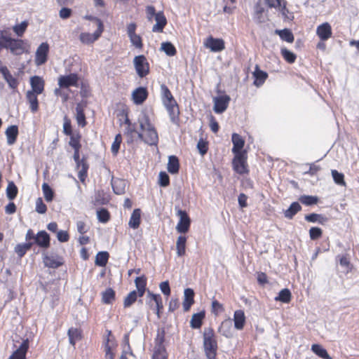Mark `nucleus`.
I'll list each match as a JSON object with an SVG mask.
<instances>
[{
  "label": "nucleus",
  "instance_id": "f257e3e1",
  "mask_svg": "<svg viewBox=\"0 0 359 359\" xmlns=\"http://www.w3.org/2000/svg\"><path fill=\"white\" fill-rule=\"evenodd\" d=\"M137 121L141 130V132L137 133L138 138L150 146L157 145L158 142V133L151 124L149 116L142 112Z\"/></svg>",
  "mask_w": 359,
  "mask_h": 359
},
{
  "label": "nucleus",
  "instance_id": "f03ea898",
  "mask_svg": "<svg viewBox=\"0 0 359 359\" xmlns=\"http://www.w3.org/2000/svg\"><path fill=\"white\" fill-rule=\"evenodd\" d=\"M161 90L163 103L170 115L171 121L175 123L179 115L178 105L171 92L165 85L162 84Z\"/></svg>",
  "mask_w": 359,
  "mask_h": 359
},
{
  "label": "nucleus",
  "instance_id": "7ed1b4c3",
  "mask_svg": "<svg viewBox=\"0 0 359 359\" xmlns=\"http://www.w3.org/2000/svg\"><path fill=\"white\" fill-rule=\"evenodd\" d=\"M203 345L207 358L208 359H215L217 344L212 329L205 330L203 333Z\"/></svg>",
  "mask_w": 359,
  "mask_h": 359
},
{
  "label": "nucleus",
  "instance_id": "20e7f679",
  "mask_svg": "<svg viewBox=\"0 0 359 359\" xmlns=\"http://www.w3.org/2000/svg\"><path fill=\"white\" fill-rule=\"evenodd\" d=\"M165 332L163 330H158L157 335L155 339V346L152 359H167L168 353L163 345Z\"/></svg>",
  "mask_w": 359,
  "mask_h": 359
},
{
  "label": "nucleus",
  "instance_id": "39448f33",
  "mask_svg": "<svg viewBox=\"0 0 359 359\" xmlns=\"http://www.w3.org/2000/svg\"><path fill=\"white\" fill-rule=\"evenodd\" d=\"M247 154L240 153L235 154L234 158L233 160V166L234 170L239 174H244L248 172L247 168Z\"/></svg>",
  "mask_w": 359,
  "mask_h": 359
},
{
  "label": "nucleus",
  "instance_id": "423d86ee",
  "mask_svg": "<svg viewBox=\"0 0 359 359\" xmlns=\"http://www.w3.org/2000/svg\"><path fill=\"white\" fill-rule=\"evenodd\" d=\"M133 63L137 72V74L140 77H144L149 73V64L147 62L146 57L141 55L135 56L133 60Z\"/></svg>",
  "mask_w": 359,
  "mask_h": 359
},
{
  "label": "nucleus",
  "instance_id": "0eeeda50",
  "mask_svg": "<svg viewBox=\"0 0 359 359\" xmlns=\"http://www.w3.org/2000/svg\"><path fill=\"white\" fill-rule=\"evenodd\" d=\"M74 159L76 163V168L79 170L78 177L79 180L83 182L87 177L88 165L84 163L83 160H80L79 149H74Z\"/></svg>",
  "mask_w": 359,
  "mask_h": 359
},
{
  "label": "nucleus",
  "instance_id": "6e6552de",
  "mask_svg": "<svg viewBox=\"0 0 359 359\" xmlns=\"http://www.w3.org/2000/svg\"><path fill=\"white\" fill-rule=\"evenodd\" d=\"M177 215L180 217V220L177 224L176 230L179 233H185L189 231L190 226V218L184 210H178Z\"/></svg>",
  "mask_w": 359,
  "mask_h": 359
},
{
  "label": "nucleus",
  "instance_id": "1a4fd4ad",
  "mask_svg": "<svg viewBox=\"0 0 359 359\" xmlns=\"http://www.w3.org/2000/svg\"><path fill=\"white\" fill-rule=\"evenodd\" d=\"M49 45L46 42L41 43L37 48L35 55V62L39 66L43 65L48 58Z\"/></svg>",
  "mask_w": 359,
  "mask_h": 359
},
{
  "label": "nucleus",
  "instance_id": "9d476101",
  "mask_svg": "<svg viewBox=\"0 0 359 359\" xmlns=\"http://www.w3.org/2000/svg\"><path fill=\"white\" fill-rule=\"evenodd\" d=\"M25 43L22 39L12 38L6 49L10 50L14 55H20L25 51Z\"/></svg>",
  "mask_w": 359,
  "mask_h": 359
},
{
  "label": "nucleus",
  "instance_id": "9b49d317",
  "mask_svg": "<svg viewBox=\"0 0 359 359\" xmlns=\"http://www.w3.org/2000/svg\"><path fill=\"white\" fill-rule=\"evenodd\" d=\"M213 101V109L215 112L217 114H222L228 107L229 103L230 102V97L229 95H222L215 97Z\"/></svg>",
  "mask_w": 359,
  "mask_h": 359
},
{
  "label": "nucleus",
  "instance_id": "f8f14e48",
  "mask_svg": "<svg viewBox=\"0 0 359 359\" xmlns=\"http://www.w3.org/2000/svg\"><path fill=\"white\" fill-rule=\"evenodd\" d=\"M204 46L206 48H210L212 52H219L225 48L224 40L221 39H215L212 36L207 39Z\"/></svg>",
  "mask_w": 359,
  "mask_h": 359
},
{
  "label": "nucleus",
  "instance_id": "ddd939ff",
  "mask_svg": "<svg viewBox=\"0 0 359 359\" xmlns=\"http://www.w3.org/2000/svg\"><path fill=\"white\" fill-rule=\"evenodd\" d=\"M77 82L78 76L76 74L60 76L58 79V85L62 88L76 86L77 85Z\"/></svg>",
  "mask_w": 359,
  "mask_h": 359
},
{
  "label": "nucleus",
  "instance_id": "4468645a",
  "mask_svg": "<svg viewBox=\"0 0 359 359\" xmlns=\"http://www.w3.org/2000/svg\"><path fill=\"white\" fill-rule=\"evenodd\" d=\"M111 184L114 192L117 195H122L126 193L127 182L120 178H111Z\"/></svg>",
  "mask_w": 359,
  "mask_h": 359
},
{
  "label": "nucleus",
  "instance_id": "2eb2a0df",
  "mask_svg": "<svg viewBox=\"0 0 359 359\" xmlns=\"http://www.w3.org/2000/svg\"><path fill=\"white\" fill-rule=\"evenodd\" d=\"M31 92L35 94H41L44 90V81L39 76H34L30 79Z\"/></svg>",
  "mask_w": 359,
  "mask_h": 359
},
{
  "label": "nucleus",
  "instance_id": "dca6fc26",
  "mask_svg": "<svg viewBox=\"0 0 359 359\" xmlns=\"http://www.w3.org/2000/svg\"><path fill=\"white\" fill-rule=\"evenodd\" d=\"M111 331H108V337L104 342L105 359H114V356L113 350L116 344L112 337H111Z\"/></svg>",
  "mask_w": 359,
  "mask_h": 359
},
{
  "label": "nucleus",
  "instance_id": "f3484780",
  "mask_svg": "<svg viewBox=\"0 0 359 359\" xmlns=\"http://www.w3.org/2000/svg\"><path fill=\"white\" fill-rule=\"evenodd\" d=\"M29 348L28 339L24 340L19 348L16 349L13 353L10 356L11 359H26V353Z\"/></svg>",
  "mask_w": 359,
  "mask_h": 359
},
{
  "label": "nucleus",
  "instance_id": "a211bd4d",
  "mask_svg": "<svg viewBox=\"0 0 359 359\" xmlns=\"http://www.w3.org/2000/svg\"><path fill=\"white\" fill-rule=\"evenodd\" d=\"M34 243L42 248H47L50 245V236L46 231H39L35 237Z\"/></svg>",
  "mask_w": 359,
  "mask_h": 359
},
{
  "label": "nucleus",
  "instance_id": "6ab92c4d",
  "mask_svg": "<svg viewBox=\"0 0 359 359\" xmlns=\"http://www.w3.org/2000/svg\"><path fill=\"white\" fill-rule=\"evenodd\" d=\"M316 34L321 40H327L332 35L330 25L328 22H325L319 25L317 27Z\"/></svg>",
  "mask_w": 359,
  "mask_h": 359
},
{
  "label": "nucleus",
  "instance_id": "aec40b11",
  "mask_svg": "<svg viewBox=\"0 0 359 359\" xmlns=\"http://www.w3.org/2000/svg\"><path fill=\"white\" fill-rule=\"evenodd\" d=\"M148 95L147 89L143 87L136 88L132 93V98L135 104H141Z\"/></svg>",
  "mask_w": 359,
  "mask_h": 359
},
{
  "label": "nucleus",
  "instance_id": "412c9836",
  "mask_svg": "<svg viewBox=\"0 0 359 359\" xmlns=\"http://www.w3.org/2000/svg\"><path fill=\"white\" fill-rule=\"evenodd\" d=\"M91 27H95V31L91 34V41L97 40L104 30L102 22L97 18L91 17Z\"/></svg>",
  "mask_w": 359,
  "mask_h": 359
},
{
  "label": "nucleus",
  "instance_id": "4be33fe9",
  "mask_svg": "<svg viewBox=\"0 0 359 359\" xmlns=\"http://www.w3.org/2000/svg\"><path fill=\"white\" fill-rule=\"evenodd\" d=\"M231 139H232V142L233 144L232 151L234 154H240V153H246L245 151H241V149H243V147L244 146L245 141L241 135H239L237 133H233L232 135Z\"/></svg>",
  "mask_w": 359,
  "mask_h": 359
},
{
  "label": "nucleus",
  "instance_id": "5701e85b",
  "mask_svg": "<svg viewBox=\"0 0 359 359\" xmlns=\"http://www.w3.org/2000/svg\"><path fill=\"white\" fill-rule=\"evenodd\" d=\"M156 24L152 27L154 32H162L166 25L167 20L163 12H158L156 15Z\"/></svg>",
  "mask_w": 359,
  "mask_h": 359
},
{
  "label": "nucleus",
  "instance_id": "b1692460",
  "mask_svg": "<svg viewBox=\"0 0 359 359\" xmlns=\"http://www.w3.org/2000/svg\"><path fill=\"white\" fill-rule=\"evenodd\" d=\"M7 144L13 145L17 140L18 135V127L16 125L10 126L5 132Z\"/></svg>",
  "mask_w": 359,
  "mask_h": 359
},
{
  "label": "nucleus",
  "instance_id": "393cba45",
  "mask_svg": "<svg viewBox=\"0 0 359 359\" xmlns=\"http://www.w3.org/2000/svg\"><path fill=\"white\" fill-rule=\"evenodd\" d=\"M219 332L228 338L232 336V320L230 318L222 322L219 327Z\"/></svg>",
  "mask_w": 359,
  "mask_h": 359
},
{
  "label": "nucleus",
  "instance_id": "a878e982",
  "mask_svg": "<svg viewBox=\"0 0 359 359\" xmlns=\"http://www.w3.org/2000/svg\"><path fill=\"white\" fill-rule=\"evenodd\" d=\"M194 292L191 288H187L184 292L183 308L185 311L189 310L191 306L194 304Z\"/></svg>",
  "mask_w": 359,
  "mask_h": 359
},
{
  "label": "nucleus",
  "instance_id": "bb28decb",
  "mask_svg": "<svg viewBox=\"0 0 359 359\" xmlns=\"http://www.w3.org/2000/svg\"><path fill=\"white\" fill-rule=\"evenodd\" d=\"M147 297L151 299V301L154 302L155 308L154 312L157 315L158 318H160V311L163 309L162 298L160 294H156L151 293L150 291L147 292Z\"/></svg>",
  "mask_w": 359,
  "mask_h": 359
},
{
  "label": "nucleus",
  "instance_id": "cd10ccee",
  "mask_svg": "<svg viewBox=\"0 0 359 359\" xmlns=\"http://www.w3.org/2000/svg\"><path fill=\"white\" fill-rule=\"evenodd\" d=\"M142 211L140 208H136L133 210L130 218L128 222V226L133 229H137L140 224Z\"/></svg>",
  "mask_w": 359,
  "mask_h": 359
},
{
  "label": "nucleus",
  "instance_id": "c85d7f7f",
  "mask_svg": "<svg viewBox=\"0 0 359 359\" xmlns=\"http://www.w3.org/2000/svg\"><path fill=\"white\" fill-rule=\"evenodd\" d=\"M233 321L235 328L238 330H242L245 323L244 311L242 310H236L233 314Z\"/></svg>",
  "mask_w": 359,
  "mask_h": 359
},
{
  "label": "nucleus",
  "instance_id": "c756f323",
  "mask_svg": "<svg viewBox=\"0 0 359 359\" xmlns=\"http://www.w3.org/2000/svg\"><path fill=\"white\" fill-rule=\"evenodd\" d=\"M95 168L98 170L101 177L104 178H109L110 177V170L105 165L103 158L100 156L97 158Z\"/></svg>",
  "mask_w": 359,
  "mask_h": 359
},
{
  "label": "nucleus",
  "instance_id": "7c9ffc66",
  "mask_svg": "<svg viewBox=\"0 0 359 359\" xmlns=\"http://www.w3.org/2000/svg\"><path fill=\"white\" fill-rule=\"evenodd\" d=\"M265 2L270 8H279L283 15L288 12L286 8L287 2L285 0H265Z\"/></svg>",
  "mask_w": 359,
  "mask_h": 359
},
{
  "label": "nucleus",
  "instance_id": "2f4dec72",
  "mask_svg": "<svg viewBox=\"0 0 359 359\" xmlns=\"http://www.w3.org/2000/svg\"><path fill=\"white\" fill-rule=\"evenodd\" d=\"M43 263L46 266L56 269L62 264V262L60 259L55 257L53 256L45 255L43 257Z\"/></svg>",
  "mask_w": 359,
  "mask_h": 359
},
{
  "label": "nucleus",
  "instance_id": "473e14b6",
  "mask_svg": "<svg viewBox=\"0 0 359 359\" xmlns=\"http://www.w3.org/2000/svg\"><path fill=\"white\" fill-rule=\"evenodd\" d=\"M36 95L37 94L31 91H27L26 94V98L29 103V108L33 113L36 112L39 109V101Z\"/></svg>",
  "mask_w": 359,
  "mask_h": 359
},
{
  "label": "nucleus",
  "instance_id": "72a5a7b5",
  "mask_svg": "<svg viewBox=\"0 0 359 359\" xmlns=\"http://www.w3.org/2000/svg\"><path fill=\"white\" fill-rule=\"evenodd\" d=\"M67 334L69 337V344H72V346H75L76 341H79L81 339V332L77 328H69L68 330Z\"/></svg>",
  "mask_w": 359,
  "mask_h": 359
},
{
  "label": "nucleus",
  "instance_id": "f704fd0d",
  "mask_svg": "<svg viewBox=\"0 0 359 359\" xmlns=\"http://www.w3.org/2000/svg\"><path fill=\"white\" fill-rule=\"evenodd\" d=\"M305 219L309 222H318L320 224H325L328 221L327 217L323 215L317 213H311L309 215H306L305 216Z\"/></svg>",
  "mask_w": 359,
  "mask_h": 359
},
{
  "label": "nucleus",
  "instance_id": "c9c22d12",
  "mask_svg": "<svg viewBox=\"0 0 359 359\" xmlns=\"http://www.w3.org/2000/svg\"><path fill=\"white\" fill-rule=\"evenodd\" d=\"M76 119L79 126L83 127L86 125V116L83 111V107L78 104L76 107Z\"/></svg>",
  "mask_w": 359,
  "mask_h": 359
},
{
  "label": "nucleus",
  "instance_id": "e433bc0d",
  "mask_svg": "<svg viewBox=\"0 0 359 359\" xmlns=\"http://www.w3.org/2000/svg\"><path fill=\"white\" fill-rule=\"evenodd\" d=\"M179 161L178 158L175 156H170L168 158V171L171 174H176L179 171Z\"/></svg>",
  "mask_w": 359,
  "mask_h": 359
},
{
  "label": "nucleus",
  "instance_id": "4c0bfd02",
  "mask_svg": "<svg viewBox=\"0 0 359 359\" xmlns=\"http://www.w3.org/2000/svg\"><path fill=\"white\" fill-rule=\"evenodd\" d=\"M135 283L138 296L140 297H142L146 289V278L144 276L137 277L135 280Z\"/></svg>",
  "mask_w": 359,
  "mask_h": 359
},
{
  "label": "nucleus",
  "instance_id": "58836bf2",
  "mask_svg": "<svg viewBox=\"0 0 359 359\" xmlns=\"http://www.w3.org/2000/svg\"><path fill=\"white\" fill-rule=\"evenodd\" d=\"M253 75L255 77V81H254V83L257 86L262 85L267 78V74L260 70L259 69L258 65H256L255 70L253 72Z\"/></svg>",
  "mask_w": 359,
  "mask_h": 359
},
{
  "label": "nucleus",
  "instance_id": "ea45409f",
  "mask_svg": "<svg viewBox=\"0 0 359 359\" xmlns=\"http://www.w3.org/2000/svg\"><path fill=\"white\" fill-rule=\"evenodd\" d=\"M6 196L10 201L14 200L18 193V189L13 181H9L6 190Z\"/></svg>",
  "mask_w": 359,
  "mask_h": 359
},
{
  "label": "nucleus",
  "instance_id": "a19ab883",
  "mask_svg": "<svg viewBox=\"0 0 359 359\" xmlns=\"http://www.w3.org/2000/svg\"><path fill=\"white\" fill-rule=\"evenodd\" d=\"M275 33L280 37V39L283 41H285L288 43H292L294 41V36L292 32L288 29H276Z\"/></svg>",
  "mask_w": 359,
  "mask_h": 359
},
{
  "label": "nucleus",
  "instance_id": "79ce46f5",
  "mask_svg": "<svg viewBox=\"0 0 359 359\" xmlns=\"http://www.w3.org/2000/svg\"><path fill=\"white\" fill-rule=\"evenodd\" d=\"M301 209L302 207L299 203L293 202L289 208L285 211L284 215L287 219H292Z\"/></svg>",
  "mask_w": 359,
  "mask_h": 359
},
{
  "label": "nucleus",
  "instance_id": "37998d69",
  "mask_svg": "<svg viewBox=\"0 0 359 359\" xmlns=\"http://www.w3.org/2000/svg\"><path fill=\"white\" fill-rule=\"evenodd\" d=\"M205 317L204 312L194 313L191 319L190 325L192 328H199L202 325V320Z\"/></svg>",
  "mask_w": 359,
  "mask_h": 359
},
{
  "label": "nucleus",
  "instance_id": "c03bdc74",
  "mask_svg": "<svg viewBox=\"0 0 359 359\" xmlns=\"http://www.w3.org/2000/svg\"><path fill=\"white\" fill-rule=\"evenodd\" d=\"M109 253L105 251L99 252L95 259V263L96 265L100 266H104L108 261L109 259Z\"/></svg>",
  "mask_w": 359,
  "mask_h": 359
},
{
  "label": "nucleus",
  "instance_id": "a18cd8bd",
  "mask_svg": "<svg viewBox=\"0 0 359 359\" xmlns=\"http://www.w3.org/2000/svg\"><path fill=\"white\" fill-rule=\"evenodd\" d=\"M311 350L317 355L323 359H332L327 353V351L319 344H313L311 346Z\"/></svg>",
  "mask_w": 359,
  "mask_h": 359
},
{
  "label": "nucleus",
  "instance_id": "49530a36",
  "mask_svg": "<svg viewBox=\"0 0 359 359\" xmlns=\"http://www.w3.org/2000/svg\"><path fill=\"white\" fill-rule=\"evenodd\" d=\"M292 294L290 291L287 289H283L280 291L278 295L275 297L276 301H279L283 303H289L291 301Z\"/></svg>",
  "mask_w": 359,
  "mask_h": 359
},
{
  "label": "nucleus",
  "instance_id": "de8ad7c7",
  "mask_svg": "<svg viewBox=\"0 0 359 359\" xmlns=\"http://www.w3.org/2000/svg\"><path fill=\"white\" fill-rule=\"evenodd\" d=\"M186 237L180 236L177 238L176 243L177 254L179 257H182L185 254Z\"/></svg>",
  "mask_w": 359,
  "mask_h": 359
},
{
  "label": "nucleus",
  "instance_id": "09e8293b",
  "mask_svg": "<svg viewBox=\"0 0 359 359\" xmlns=\"http://www.w3.org/2000/svg\"><path fill=\"white\" fill-rule=\"evenodd\" d=\"M102 299L104 304H111L115 300V292L111 288H107L102 293Z\"/></svg>",
  "mask_w": 359,
  "mask_h": 359
},
{
  "label": "nucleus",
  "instance_id": "8fccbe9b",
  "mask_svg": "<svg viewBox=\"0 0 359 359\" xmlns=\"http://www.w3.org/2000/svg\"><path fill=\"white\" fill-rule=\"evenodd\" d=\"M97 218L100 222L107 223L110 219L109 211L104 208H98L96 211Z\"/></svg>",
  "mask_w": 359,
  "mask_h": 359
},
{
  "label": "nucleus",
  "instance_id": "3c124183",
  "mask_svg": "<svg viewBox=\"0 0 359 359\" xmlns=\"http://www.w3.org/2000/svg\"><path fill=\"white\" fill-rule=\"evenodd\" d=\"M264 12V8L261 5L260 2H257L255 6V13H254V20L257 23H262L264 22V18L262 16L263 13Z\"/></svg>",
  "mask_w": 359,
  "mask_h": 359
},
{
  "label": "nucleus",
  "instance_id": "603ef678",
  "mask_svg": "<svg viewBox=\"0 0 359 359\" xmlns=\"http://www.w3.org/2000/svg\"><path fill=\"white\" fill-rule=\"evenodd\" d=\"M42 191L45 200L47 202H51L54 197V192L52 188L47 183L44 182L42 184Z\"/></svg>",
  "mask_w": 359,
  "mask_h": 359
},
{
  "label": "nucleus",
  "instance_id": "864d4df0",
  "mask_svg": "<svg viewBox=\"0 0 359 359\" xmlns=\"http://www.w3.org/2000/svg\"><path fill=\"white\" fill-rule=\"evenodd\" d=\"M161 50L168 56H174L177 52L175 46L170 42L162 43Z\"/></svg>",
  "mask_w": 359,
  "mask_h": 359
},
{
  "label": "nucleus",
  "instance_id": "5fc2aeb1",
  "mask_svg": "<svg viewBox=\"0 0 359 359\" xmlns=\"http://www.w3.org/2000/svg\"><path fill=\"white\" fill-rule=\"evenodd\" d=\"M11 37L7 34L6 31L0 29V50L7 48L8 43L11 40Z\"/></svg>",
  "mask_w": 359,
  "mask_h": 359
},
{
  "label": "nucleus",
  "instance_id": "6e6d98bb",
  "mask_svg": "<svg viewBox=\"0 0 359 359\" xmlns=\"http://www.w3.org/2000/svg\"><path fill=\"white\" fill-rule=\"evenodd\" d=\"M11 37L7 34L6 31L0 29V50L7 48L8 43L11 40Z\"/></svg>",
  "mask_w": 359,
  "mask_h": 359
},
{
  "label": "nucleus",
  "instance_id": "4d7b16f0",
  "mask_svg": "<svg viewBox=\"0 0 359 359\" xmlns=\"http://www.w3.org/2000/svg\"><path fill=\"white\" fill-rule=\"evenodd\" d=\"M137 297L139 296L135 290L131 291L124 299V307H130L137 300Z\"/></svg>",
  "mask_w": 359,
  "mask_h": 359
},
{
  "label": "nucleus",
  "instance_id": "13d9d810",
  "mask_svg": "<svg viewBox=\"0 0 359 359\" xmlns=\"http://www.w3.org/2000/svg\"><path fill=\"white\" fill-rule=\"evenodd\" d=\"M299 200L306 205H312L318 203V198L313 196L303 195L299 197Z\"/></svg>",
  "mask_w": 359,
  "mask_h": 359
},
{
  "label": "nucleus",
  "instance_id": "bf43d9fd",
  "mask_svg": "<svg viewBox=\"0 0 359 359\" xmlns=\"http://www.w3.org/2000/svg\"><path fill=\"white\" fill-rule=\"evenodd\" d=\"M83 28L81 26H78L75 30L76 32L80 33L79 34V40L83 44H90V33L88 32H83Z\"/></svg>",
  "mask_w": 359,
  "mask_h": 359
},
{
  "label": "nucleus",
  "instance_id": "052dcab7",
  "mask_svg": "<svg viewBox=\"0 0 359 359\" xmlns=\"http://www.w3.org/2000/svg\"><path fill=\"white\" fill-rule=\"evenodd\" d=\"M28 22L27 21H22L21 23L15 25L13 27V32L18 36H22L27 29Z\"/></svg>",
  "mask_w": 359,
  "mask_h": 359
},
{
  "label": "nucleus",
  "instance_id": "680f3d73",
  "mask_svg": "<svg viewBox=\"0 0 359 359\" xmlns=\"http://www.w3.org/2000/svg\"><path fill=\"white\" fill-rule=\"evenodd\" d=\"M281 55L283 57V58L289 63L294 62L297 57L294 53H293L292 52H291L290 50H287L285 48H281Z\"/></svg>",
  "mask_w": 359,
  "mask_h": 359
},
{
  "label": "nucleus",
  "instance_id": "e2e57ef3",
  "mask_svg": "<svg viewBox=\"0 0 359 359\" xmlns=\"http://www.w3.org/2000/svg\"><path fill=\"white\" fill-rule=\"evenodd\" d=\"M122 142V137L121 134H117L115 136L114 140L111 144V150L114 155H116L118 152L121 143Z\"/></svg>",
  "mask_w": 359,
  "mask_h": 359
},
{
  "label": "nucleus",
  "instance_id": "0e129e2a",
  "mask_svg": "<svg viewBox=\"0 0 359 359\" xmlns=\"http://www.w3.org/2000/svg\"><path fill=\"white\" fill-rule=\"evenodd\" d=\"M3 77L11 88L15 89L18 87V81L17 79L13 76L10 72L6 76H4Z\"/></svg>",
  "mask_w": 359,
  "mask_h": 359
},
{
  "label": "nucleus",
  "instance_id": "69168bd1",
  "mask_svg": "<svg viewBox=\"0 0 359 359\" xmlns=\"http://www.w3.org/2000/svg\"><path fill=\"white\" fill-rule=\"evenodd\" d=\"M211 311L215 316H217L219 313H222L224 311V306L217 300L213 299L212 301Z\"/></svg>",
  "mask_w": 359,
  "mask_h": 359
},
{
  "label": "nucleus",
  "instance_id": "338daca9",
  "mask_svg": "<svg viewBox=\"0 0 359 359\" xmlns=\"http://www.w3.org/2000/svg\"><path fill=\"white\" fill-rule=\"evenodd\" d=\"M63 133L66 135L74 134L72 131L71 120L67 116H64Z\"/></svg>",
  "mask_w": 359,
  "mask_h": 359
},
{
  "label": "nucleus",
  "instance_id": "774afa93",
  "mask_svg": "<svg viewBox=\"0 0 359 359\" xmlns=\"http://www.w3.org/2000/svg\"><path fill=\"white\" fill-rule=\"evenodd\" d=\"M69 136H70V141L69 142V145L73 149H80V147H81V144L79 142V140L81 137L80 135L79 134L74 133V134L70 135Z\"/></svg>",
  "mask_w": 359,
  "mask_h": 359
}]
</instances>
